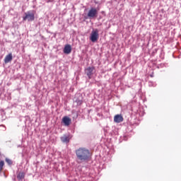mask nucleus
<instances>
[{
  "label": "nucleus",
  "mask_w": 181,
  "mask_h": 181,
  "mask_svg": "<svg viewBox=\"0 0 181 181\" xmlns=\"http://www.w3.org/2000/svg\"><path fill=\"white\" fill-rule=\"evenodd\" d=\"M62 122L64 124L65 127H69L71 124V119L67 116H64L62 118Z\"/></svg>",
  "instance_id": "obj_6"
},
{
  "label": "nucleus",
  "mask_w": 181,
  "mask_h": 181,
  "mask_svg": "<svg viewBox=\"0 0 181 181\" xmlns=\"http://www.w3.org/2000/svg\"><path fill=\"white\" fill-rule=\"evenodd\" d=\"M17 179L18 180H23L25 179V173H19L17 175Z\"/></svg>",
  "instance_id": "obj_11"
},
{
  "label": "nucleus",
  "mask_w": 181,
  "mask_h": 181,
  "mask_svg": "<svg viewBox=\"0 0 181 181\" xmlns=\"http://www.w3.org/2000/svg\"><path fill=\"white\" fill-rule=\"evenodd\" d=\"M94 71V67L89 66L86 69V73L88 77V78H91V75Z\"/></svg>",
  "instance_id": "obj_7"
},
{
  "label": "nucleus",
  "mask_w": 181,
  "mask_h": 181,
  "mask_svg": "<svg viewBox=\"0 0 181 181\" xmlns=\"http://www.w3.org/2000/svg\"><path fill=\"white\" fill-rule=\"evenodd\" d=\"M6 162L8 165H12V160H11V159L6 158Z\"/></svg>",
  "instance_id": "obj_12"
},
{
  "label": "nucleus",
  "mask_w": 181,
  "mask_h": 181,
  "mask_svg": "<svg viewBox=\"0 0 181 181\" xmlns=\"http://www.w3.org/2000/svg\"><path fill=\"white\" fill-rule=\"evenodd\" d=\"M98 15V11L95 8H90V9L88 12L87 16L90 18V19H93L94 18H97Z\"/></svg>",
  "instance_id": "obj_2"
},
{
  "label": "nucleus",
  "mask_w": 181,
  "mask_h": 181,
  "mask_svg": "<svg viewBox=\"0 0 181 181\" xmlns=\"http://www.w3.org/2000/svg\"><path fill=\"white\" fill-rule=\"evenodd\" d=\"M12 59H13L12 53L7 54L4 58V63L6 64L8 63H10V62H12Z\"/></svg>",
  "instance_id": "obj_9"
},
{
  "label": "nucleus",
  "mask_w": 181,
  "mask_h": 181,
  "mask_svg": "<svg viewBox=\"0 0 181 181\" xmlns=\"http://www.w3.org/2000/svg\"><path fill=\"white\" fill-rule=\"evenodd\" d=\"M98 37H99L98 30L95 29L93 30L90 37L91 42H93V43L97 42V40H98Z\"/></svg>",
  "instance_id": "obj_4"
},
{
  "label": "nucleus",
  "mask_w": 181,
  "mask_h": 181,
  "mask_svg": "<svg viewBox=\"0 0 181 181\" xmlns=\"http://www.w3.org/2000/svg\"><path fill=\"white\" fill-rule=\"evenodd\" d=\"M76 159L80 162H87L91 156L90 150L86 147H80L75 151Z\"/></svg>",
  "instance_id": "obj_1"
},
{
  "label": "nucleus",
  "mask_w": 181,
  "mask_h": 181,
  "mask_svg": "<svg viewBox=\"0 0 181 181\" xmlns=\"http://www.w3.org/2000/svg\"><path fill=\"white\" fill-rule=\"evenodd\" d=\"M4 165H5V163H4L3 160L0 161V169L2 170V168H4Z\"/></svg>",
  "instance_id": "obj_13"
},
{
  "label": "nucleus",
  "mask_w": 181,
  "mask_h": 181,
  "mask_svg": "<svg viewBox=\"0 0 181 181\" xmlns=\"http://www.w3.org/2000/svg\"><path fill=\"white\" fill-rule=\"evenodd\" d=\"M122 121H124L122 115H116L114 117V122H116V124H119V122H122Z\"/></svg>",
  "instance_id": "obj_5"
},
{
  "label": "nucleus",
  "mask_w": 181,
  "mask_h": 181,
  "mask_svg": "<svg viewBox=\"0 0 181 181\" xmlns=\"http://www.w3.org/2000/svg\"><path fill=\"white\" fill-rule=\"evenodd\" d=\"M64 53L65 54H70L71 53V45H66L64 48Z\"/></svg>",
  "instance_id": "obj_8"
},
{
  "label": "nucleus",
  "mask_w": 181,
  "mask_h": 181,
  "mask_svg": "<svg viewBox=\"0 0 181 181\" xmlns=\"http://www.w3.org/2000/svg\"><path fill=\"white\" fill-rule=\"evenodd\" d=\"M61 141L64 144H69V142H70V137L69 136L64 135L61 137Z\"/></svg>",
  "instance_id": "obj_10"
},
{
  "label": "nucleus",
  "mask_w": 181,
  "mask_h": 181,
  "mask_svg": "<svg viewBox=\"0 0 181 181\" xmlns=\"http://www.w3.org/2000/svg\"><path fill=\"white\" fill-rule=\"evenodd\" d=\"M25 16L23 17V21H28V22H32L35 21V13L28 11L25 13Z\"/></svg>",
  "instance_id": "obj_3"
}]
</instances>
